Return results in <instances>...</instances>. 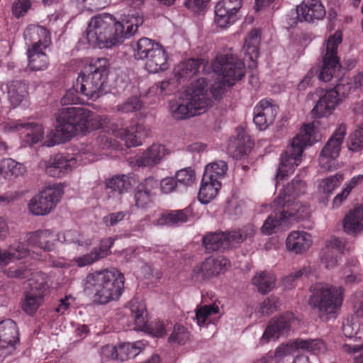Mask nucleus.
<instances>
[{
	"label": "nucleus",
	"mask_w": 363,
	"mask_h": 363,
	"mask_svg": "<svg viewBox=\"0 0 363 363\" xmlns=\"http://www.w3.org/2000/svg\"><path fill=\"white\" fill-rule=\"evenodd\" d=\"M143 23V18L138 13L122 21L109 13H101L90 20L86 38L93 46L111 48L133 36Z\"/></svg>",
	"instance_id": "nucleus-1"
},
{
	"label": "nucleus",
	"mask_w": 363,
	"mask_h": 363,
	"mask_svg": "<svg viewBox=\"0 0 363 363\" xmlns=\"http://www.w3.org/2000/svg\"><path fill=\"white\" fill-rule=\"evenodd\" d=\"M104 121L100 116L83 107L62 108L56 114L55 140L48 145L69 140L79 131L86 133L101 128Z\"/></svg>",
	"instance_id": "nucleus-2"
},
{
	"label": "nucleus",
	"mask_w": 363,
	"mask_h": 363,
	"mask_svg": "<svg viewBox=\"0 0 363 363\" xmlns=\"http://www.w3.org/2000/svg\"><path fill=\"white\" fill-rule=\"evenodd\" d=\"M206 79L199 78L192 82L181 96L169 101V111L176 120H186L207 111L213 105L208 95Z\"/></svg>",
	"instance_id": "nucleus-3"
},
{
	"label": "nucleus",
	"mask_w": 363,
	"mask_h": 363,
	"mask_svg": "<svg viewBox=\"0 0 363 363\" xmlns=\"http://www.w3.org/2000/svg\"><path fill=\"white\" fill-rule=\"evenodd\" d=\"M124 276L116 268L95 271L84 280V291L93 295L94 302L106 304L119 298L124 288Z\"/></svg>",
	"instance_id": "nucleus-4"
},
{
	"label": "nucleus",
	"mask_w": 363,
	"mask_h": 363,
	"mask_svg": "<svg viewBox=\"0 0 363 363\" xmlns=\"http://www.w3.org/2000/svg\"><path fill=\"white\" fill-rule=\"evenodd\" d=\"M109 62L106 57L91 59L79 74L80 93L93 101L106 93L105 84L108 79Z\"/></svg>",
	"instance_id": "nucleus-5"
},
{
	"label": "nucleus",
	"mask_w": 363,
	"mask_h": 363,
	"mask_svg": "<svg viewBox=\"0 0 363 363\" xmlns=\"http://www.w3.org/2000/svg\"><path fill=\"white\" fill-rule=\"evenodd\" d=\"M308 304L313 310H318V317L327 320L328 315L335 313L342 306L343 289L324 284H315L310 287Z\"/></svg>",
	"instance_id": "nucleus-6"
},
{
	"label": "nucleus",
	"mask_w": 363,
	"mask_h": 363,
	"mask_svg": "<svg viewBox=\"0 0 363 363\" xmlns=\"http://www.w3.org/2000/svg\"><path fill=\"white\" fill-rule=\"evenodd\" d=\"M133 57L145 60V69L150 73H157L168 69V55L161 44L147 38H142L133 43Z\"/></svg>",
	"instance_id": "nucleus-7"
},
{
	"label": "nucleus",
	"mask_w": 363,
	"mask_h": 363,
	"mask_svg": "<svg viewBox=\"0 0 363 363\" xmlns=\"http://www.w3.org/2000/svg\"><path fill=\"white\" fill-rule=\"evenodd\" d=\"M310 130L311 128L307 125V129L294 137L285 152L281 154L276 175L277 180L284 179L301 163L304 149L313 144Z\"/></svg>",
	"instance_id": "nucleus-8"
},
{
	"label": "nucleus",
	"mask_w": 363,
	"mask_h": 363,
	"mask_svg": "<svg viewBox=\"0 0 363 363\" xmlns=\"http://www.w3.org/2000/svg\"><path fill=\"white\" fill-rule=\"evenodd\" d=\"M352 86L342 79L340 83L330 89L324 91L322 89H316L311 94L318 97L315 106L311 111V114L315 118H321L332 114L333 110L342 101L350 91Z\"/></svg>",
	"instance_id": "nucleus-9"
},
{
	"label": "nucleus",
	"mask_w": 363,
	"mask_h": 363,
	"mask_svg": "<svg viewBox=\"0 0 363 363\" xmlns=\"http://www.w3.org/2000/svg\"><path fill=\"white\" fill-rule=\"evenodd\" d=\"M272 207L274 212L267 217L261 228L265 235H269L276 233L277 229L287 220H299L308 218L307 208L302 207L300 204H296L291 211L281 205H275L274 203Z\"/></svg>",
	"instance_id": "nucleus-10"
},
{
	"label": "nucleus",
	"mask_w": 363,
	"mask_h": 363,
	"mask_svg": "<svg viewBox=\"0 0 363 363\" xmlns=\"http://www.w3.org/2000/svg\"><path fill=\"white\" fill-rule=\"evenodd\" d=\"M214 73L222 77L228 86H232L245 75V65L236 55H223L212 65Z\"/></svg>",
	"instance_id": "nucleus-11"
},
{
	"label": "nucleus",
	"mask_w": 363,
	"mask_h": 363,
	"mask_svg": "<svg viewBox=\"0 0 363 363\" xmlns=\"http://www.w3.org/2000/svg\"><path fill=\"white\" fill-rule=\"evenodd\" d=\"M342 33L337 30L330 36L326 43L325 53L323 57V63L318 70V78L323 82H329L341 67L340 58L337 55L338 45L342 43Z\"/></svg>",
	"instance_id": "nucleus-12"
},
{
	"label": "nucleus",
	"mask_w": 363,
	"mask_h": 363,
	"mask_svg": "<svg viewBox=\"0 0 363 363\" xmlns=\"http://www.w3.org/2000/svg\"><path fill=\"white\" fill-rule=\"evenodd\" d=\"M62 194V189L60 186H47L30 200L29 209L34 215H46L56 206Z\"/></svg>",
	"instance_id": "nucleus-13"
},
{
	"label": "nucleus",
	"mask_w": 363,
	"mask_h": 363,
	"mask_svg": "<svg viewBox=\"0 0 363 363\" xmlns=\"http://www.w3.org/2000/svg\"><path fill=\"white\" fill-rule=\"evenodd\" d=\"M306 191V183L301 179L296 178L284 188L279 195L274 200V203L275 205H281L291 211L296 204H300L302 207L307 208L308 217L311 213L309 206L296 201V198L305 194Z\"/></svg>",
	"instance_id": "nucleus-14"
},
{
	"label": "nucleus",
	"mask_w": 363,
	"mask_h": 363,
	"mask_svg": "<svg viewBox=\"0 0 363 363\" xmlns=\"http://www.w3.org/2000/svg\"><path fill=\"white\" fill-rule=\"evenodd\" d=\"M325 344L320 339H297L293 343L281 345L274 352V358L280 361L285 357L292 354L296 350H302L317 354L325 350Z\"/></svg>",
	"instance_id": "nucleus-15"
},
{
	"label": "nucleus",
	"mask_w": 363,
	"mask_h": 363,
	"mask_svg": "<svg viewBox=\"0 0 363 363\" xmlns=\"http://www.w3.org/2000/svg\"><path fill=\"white\" fill-rule=\"evenodd\" d=\"M131 318L134 320L135 327L139 330H144L148 332L154 337H162L167 334L169 328V324H165L161 320L152 322L150 324H146V318L144 315L145 306L142 303L132 304L131 306Z\"/></svg>",
	"instance_id": "nucleus-16"
},
{
	"label": "nucleus",
	"mask_w": 363,
	"mask_h": 363,
	"mask_svg": "<svg viewBox=\"0 0 363 363\" xmlns=\"http://www.w3.org/2000/svg\"><path fill=\"white\" fill-rule=\"evenodd\" d=\"M47 174L52 177H61L76 167L77 160L63 154H56L43 161Z\"/></svg>",
	"instance_id": "nucleus-17"
},
{
	"label": "nucleus",
	"mask_w": 363,
	"mask_h": 363,
	"mask_svg": "<svg viewBox=\"0 0 363 363\" xmlns=\"http://www.w3.org/2000/svg\"><path fill=\"white\" fill-rule=\"evenodd\" d=\"M293 321H294V315L289 312L273 318L269 323L261 340L268 342L270 339H277L279 337L287 334L290 331Z\"/></svg>",
	"instance_id": "nucleus-18"
},
{
	"label": "nucleus",
	"mask_w": 363,
	"mask_h": 363,
	"mask_svg": "<svg viewBox=\"0 0 363 363\" xmlns=\"http://www.w3.org/2000/svg\"><path fill=\"white\" fill-rule=\"evenodd\" d=\"M145 347V344L143 341H137L133 343L125 342L117 347L105 346L104 352L109 353V357L112 359L125 362L136 357Z\"/></svg>",
	"instance_id": "nucleus-19"
},
{
	"label": "nucleus",
	"mask_w": 363,
	"mask_h": 363,
	"mask_svg": "<svg viewBox=\"0 0 363 363\" xmlns=\"http://www.w3.org/2000/svg\"><path fill=\"white\" fill-rule=\"evenodd\" d=\"M23 37L28 48L46 49L51 43L49 30L39 25L31 24L27 26Z\"/></svg>",
	"instance_id": "nucleus-20"
},
{
	"label": "nucleus",
	"mask_w": 363,
	"mask_h": 363,
	"mask_svg": "<svg viewBox=\"0 0 363 363\" xmlns=\"http://www.w3.org/2000/svg\"><path fill=\"white\" fill-rule=\"evenodd\" d=\"M300 21L314 23L323 19L326 15L325 7L319 0H303L296 8Z\"/></svg>",
	"instance_id": "nucleus-21"
},
{
	"label": "nucleus",
	"mask_w": 363,
	"mask_h": 363,
	"mask_svg": "<svg viewBox=\"0 0 363 363\" xmlns=\"http://www.w3.org/2000/svg\"><path fill=\"white\" fill-rule=\"evenodd\" d=\"M278 108L272 101L263 99L254 108L253 121L259 130H265L272 124L277 114Z\"/></svg>",
	"instance_id": "nucleus-22"
},
{
	"label": "nucleus",
	"mask_w": 363,
	"mask_h": 363,
	"mask_svg": "<svg viewBox=\"0 0 363 363\" xmlns=\"http://www.w3.org/2000/svg\"><path fill=\"white\" fill-rule=\"evenodd\" d=\"M111 130L115 137L125 141L128 147L142 145V139L147 136V131L142 125L139 124L126 129L118 128L117 125H112Z\"/></svg>",
	"instance_id": "nucleus-23"
},
{
	"label": "nucleus",
	"mask_w": 363,
	"mask_h": 363,
	"mask_svg": "<svg viewBox=\"0 0 363 363\" xmlns=\"http://www.w3.org/2000/svg\"><path fill=\"white\" fill-rule=\"evenodd\" d=\"M345 244L342 240L333 237L325 242L321 254V262L327 269L335 267L337 264L340 256L343 253Z\"/></svg>",
	"instance_id": "nucleus-24"
},
{
	"label": "nucleus",
	"mask_w": 363,
	"mask_h": 363,
	"mask_svg": "<svg viewBox=\"0 0 363 363\" xmlns=\"http://www.w3.org/2000/svg\"><path fill=\"white\" fill-rule=\"evenodd\" d=\"M113 245V240L111 238L103 239L99 247H94L90 253L77 257L75 262L80 267L90 265L109 255L111 253V247Z\"/></svg>",
	"instance_id": "nucleus-25"
},
{
	"label": "nucleus",
	"mask_w": 363,
	"mask_h": 363,
	"mask_svg": "<svg viewBox=\"0 0 363 363\" xmlns=\"http://www.w3.org/2000/svg\"><path fill=\"white\" fill-rule=\"evenodd\" d=\"M26 240L29 245L50 252L55 249V242L57 240V235L56 236L50 230H38L28 233Z\"/></svg>",
	"instance_id": "nucleus-26"
},
{
	"label": "nucleus",
	"mask_w": 363,
	"mask_h": 363,
	"mask_svg": "<svg viewBox=\"0 0 363 363\" xmlns=\"http://www.w3.org/2000/svg\"><path fill=\"white\" fill-rule=\"evenodd\" d=\"M191 215L189 208L182 210L167 211L161 213L159 218L154 221L157 226H179L188 221Z\"/></svg>",
	"instance_id": "nucleus-27"
},
{
	"label": "nucleus",
	"mask_w": 363,
	"mask_h": 363,
	"mask_svg": "<svg viewBox=\"0 0 363 363\" xmlns=\"http://www.w3.org/2000/svg\"><path fill=\"white\" fill-rule=\"evenodd\" d=\"M156 182L152 178H147L137 186L134 191L135 205L138 208H147L153 201L152 190Z\"/></svg>",
	"instance_id": "nucleus-28"
},
{
	"label": "nucleus",
	"mask_w": 363,
	"mask_h": 363,
	"mask_svg": "<svg viewBox=\"0 0 363 363\" xmlns=\"http://www.w3.org/2000/svg\"><path fill=\"white\" fill-rule=\"evenodd\" d=\"M167 154L168 150L164 145L153 144L138 157L136 162L140 167H152L160 163Z\"/></svg>",
	"instance_id": "nucleus-29"
},
{
	"label": "nucleus",
	"mask_w": 363,
	"mask_h": 363,
	"mask_svg": "<svg viewBox=\"0 0 363 363\" xmlns=\"http://www.w3.org/2000/svg\"><path fill=\"white\" fill-rule=\"evenodd\" d=\"M18 335L15 321L6 319L0 322V348L14 347L19 342Z\"/></svg>",
	"instance_id": "nucleus-30"
},
{
	"label": "nucleus",
	"mask_w": 363,
	"mask_h": 363,
	"mask_svg": "<svg viewBox=\"0 0 363 363\" xmlns=\"http://www.w3.org/2000/svg\"><path fill=\"white\" fill-rule=\"evenodd\" d=\"M227 236L226 232L220 230L206 233L202 238V244L206 252L211 253L230 249Z\"/></svg>",
	"instance_id": "nucleus-31"
},
{
	"label": "nucleus",
	"mask_w": 363,
	"mask_h": 363,
	"mask_svg": "<svg viewBox=\"0 0 363 363\" xmlns=\"http://www.w3.org/2000/svg\"><path fill=\"white\" fill-rule=\"evenodd\" d=\"M220 186L221 184L218 178H213L212 175L203 174L199 192V201L203 204L209 203L216 196Z\"/></svg>",
	"instance_id": "nucleus-32"
},
{
	"label": "nucleus",
	"mask_w": 363,
	"mask_h": 363,
	"mask_svg": "<svg viewBox=\"0 0 363 363\" xmlns=\"http://www.w3.org/2000/svg\"><path fill=\"white\" fill-rule=\"evenodd\" d=\"M205 66L203 59L190 58L179 62L174 69L175 77L181 82V80L190 79L199 72V68Z\"/></svg>",
	"instance_id": "nucleus-33"
},
{
	"label": "nucleus",
	"mask_w": 363,
	"mask_h": 363,
	"mask_svg": "<svg viewBox=\"0 0 363 363\" xmlns=\"http://www.w3.org/2000/svg\"><path fill=\"white\" fill-rule=\"evenodd\" d=\"M311 236L306 232L293 231L286 240V248L296 254L302 253L311 246Z\"/></svg>",
	"instance_id": "nucleus-34"
},
{
	"label": "nucleus",
	"mask_w": 363,
	"mask_h": 363,
	"mask_svg": "<svg viewBox=\"0 0 363 363\" xmlns=\"http://www.w3.org/2000/svg\"><path fill=\"white\" fill-rule=\"evenodd\" d=\"M346 125L341 124L329 138L320 154L328 157H337L346 134Z\"/></svg>",
	"instance_id": "nucleus-35"
},
{
	"label": "nucleus",
	"mask_w": 363,
	"mask_h": 363,
	"mask_svg": "<svg viewBox=\"0 0 363 363\" xmlns=\"http://www.w3.org/2000/svg\"><path fill=\"white\" fill-rule=\"evenodd\" d=\"M343 228L349 235H355L363 230V206H359L346 214Z\"/></svg>",
	"instance_id": "nucleus-36"
},
{
	"label": "nucleus",
	"mask_w": 363,
	"mask_h": 363,
	"mask_svg": "<svg viewBox=\"0 0 363 363\" xmlns=\"http://www.w3.org/2000/svg\"><path fill=\"white\" fill-rule=\"evenodd\" d=\"M225 232L226 235H228L227 240L228 242L229 248H230L233 244H240L247 239L253 238L256 230L252 224H247L242 228Z\"/></svg>",
	"instance_id": "nucleus-37"
},
{
	"label": "nucleus",
	"mask_w": 363,
	"mask_h": 363,
	"mask_svg": "<svg viewBox=\"0 0 363 363\" xmlns=\"http://www.w3.org/2000/svg\"><path fill=\"white\" fill-rule=\"evenodd\" d=\"M8 97L14 106L19 105L25 99L28 93V85L21 80H13L7 85Z\"/></svg>",
	"instance_id": "nucleus-38"
},
{
	"label": "nucleus",
	"mask_w": 363,
	"mask_h": 363,
	"mask_svg": "<svg viewBox=\"0 0 363 363\" xmlns=\"http://www.w3.org/2000/svg\"><path fill=\"white\" fill-rule=\"evenodd\" d=\"M214 12V21L218 26L222 28L229 27L238 19V13L230 10L229 8L225 7L218 2L215 6Z\"/></svg>",
	"instance_id": "nucleus-39"
},
{
	"label": "nucleus",
	"mask_w": 363,
	"mask_h": 363,
	"mask_svg": "<svg viewBox=\"0 0 363 363\" xmlns=\"http://www.w3.org/2000/svg\"><path fill=\"white\" fill-rule=\"evenodd\" d=\"M17 130L21 128L25 129V142L29 145H33L43 138V128L41 124L36 123H18L16 126Z\"/></svg>",
	"instance_id": "nucleus-40"
},
{
	"label": "nucleus",
	"mask_w": 363,
	"mask_h": 363,
	"mask_svg": "<svg viewBox=\"0 0 363 363\" xmlns=\"http://www.w3.org/2000/svg\"><path fill=\"white\" fill-rule=\"evenodd\" d=\"M44 50L28 48V67L30 70L40 71L48 67L49 60L48 55L43 52Z\"/></svg>",
	"instance_id": "nucleus-41"
},
{
	"label": "nucleus",
	"mask_w": 363,
	"mask_h": 363,
	"mask_svg": "<svg viewBox=\"0 0 363 363\" xmlns=\"http://www.w3.org/2000/svg\"><path fill=\"white\" fill-rule=\"evenodd\" d=\"M260 40V30L257 28L251 30L245 38L242 48L243 52L252 62H254L258 57Z\"/></svg>",
	"instance_id": "nucleus-42"
},
{
	"label": "nucleus",
	"mask_w": 363,
	"mask_h": 363,
	"mask_svg": "<svg viewBox=\"0 0 363 363\" xmlns=\"http://www.w3.org/2000/svg\"><path fill=\"white\" fill-rule=\"evenodd\" d=\"M43 298L42 287L35 290L32 288L25 294V299L22 303L23 311L28 315H33L39 308Z\"/></svg>",
	"instance_id": "nucleus-43"
},
{
	"label": "nucleus",
	"mask_w": 363,
	"mask_h": 363,
	"mask_svg": "<svg viewBox=\"0 0 363 363\" xmlns=\"http://www.w3.org/2000/svg\"><path fill=\"white\" fill-rule=\"evenodd\" d=\"M57 240L67 244H76L79 246H89L92 239L84 233L76 230H69L57 234Z\"/></svg>",
	"instance_id": "nucleus-44"
},
{
	"label": "nucleus",
	"mask_w": 363,
	"mask_h": 363,
	"mask_svg": "<svg viewBox=\"0 0 363 363\" xmlns=\"http://www.w3.org/2000/svg\"><path fill=\"white\" fill-rule=\"evenodd\" d=\"M29 250L28 244L21 241V239L11 244L8 250H5V255L7 259V264L15 260H19L28 256Z\"/></svg>",
	"instance_id": "nucleus-45"
},
{
	"label": "nucleus",
	"mask_w": 363,
	"mask_h": 363,
	"mask_svg": "<svg viewBox=\"0 0 363 363\" xmlns=\"http://www.w3.org/2000/svg\"><path fill=\"white\" fill-rule=\"evenodd\" d=\"M252 145L253 143L249 135L245 133L242 128H238L234 157H236V159H241L244 155L250 152Z\"/></svg>",
	"instance_id": "nucleus-46"
},
{
	"label": "nucleus",
	"mask_w": 363,
	"mask_h": 363,
	"mask_svg": "<svg viewBox=\"0 0 363 363\" xmlns=\"http://www.w3.org/2000/svg\"><path fill=\"white\" fill-rule=\"evenodd\" d=\"M25 172L24 166L12 159H4L0 161V175L4 177H17L23 174Z\"/></svg>",
	"instance_id": "nucleus-47"
},
{
	"label": "nucleus",
	"mask_w": 363,
	"mask_h": 363,
	"mask_svg": "<svg viewBox=\"0 0 363 363\" xmlns=\"http://www.w3.org/2000/svg\"><path fill=\"white\" fill-rule=\"evenodd\" d=\"M252 282L260 293L266 294L274 287L275 278L272 274L262 272L257 274Z\"/></svg>",
	"instance_id": "nucleus-48"
},
{
	"label": "nucleus",
	"mask_w": 363,
	"mask_h": 363,
	"mask_svg": "<svg viewBox=\"0 0 363 363\" xmlns=\"http://www.w3.org/2000/svg\"><path fill=\"white\" fill-rule=\"evenodd\" d=\"M106 186L121 194L127 191L130 188L131 184L128 177L123 174L122 176H115L108 179L106 182Z\"/></svg>",
	"instance_id": "nucleus-49"
},
{
	"label": "nucleus",
	"mask_w": 363,
	"mask_h": 363,
	"mask_svg": "<svg viewBox=\"0 0 363 363\" xmlns=\"http://www.w3.org/2000/svg\"><path fill=\"white\" fill-rule=\"evenodd\" d=\"M189 339L190 333L188 329L180 324H176L174 326L172 333L168 337V342L172 345H184Z\"/></svg>",
	"instance_id": "nucleus-50"
},
{
	"label": "nucleus",
	"mask_w": 363,
	"mask_h": 363,
	"mask_svg": "<svg viewBox=\"0 0 363 363\" xmlns=\"http://www.w3.org/2000/svg\"><path fill=\"white\" fill-rule=\"evenodd\" d=\"M343 179V174L337 173L323 179L319 185L320 191L325 194H331L340 185Z\"/></svg>",
	"instance_id": "nucleus-51"
},
{
	"label": "nucleus",
	"mask_w": 363,
	"mask_h": 363,
	"mask_svg": "<svg viewBox=\"0 0 363 363\" xmlns=\"http://www.w3.org/2000/svg\"><path fill=\"white\" fill-rule=\"evenodd\" d=\"M174 177L179 186L188 187L194 184L196 172L191 167H186L177 171Z\"/></svg>",
	"instance_id": "nucleus-52"
},
{
	"label": "nucleus",
	"mask_w": 363,
	"mask_h": 363,
	"mask_svg": "<svg viewBox=\"0 0 363 363\" xmlns=\"http://www.w3.org/2000/svg\"><path fill=\"white\" fill-rule=\"evenodd\" d=\"M218 313L219 307L215 303L202 306L196 311V319L198 325L200 326L205 325L209 316Z\"/></svg>",
	"instance_id": "nucleus-53"
},
{
	"label": "nucleus",
	"mask_w": 363,
	"mask_h": 363,
	"mask_svg": "<svg viewBox=\"0 0 363 363\" xmlns=\"http://www.w3.org/2000/svg\"><path fill=\"white\" fill-rule=\"evenodd\" d=\"M143 106V103L140 98L137 96H132L128 99L123 104L116 106L118 111L123 113H128L140 110Z\"/></svg>",
	"instance_id": "nucleus-54"
},
{
	"label": "nucleus",
	"mask_w": 363,
	"mask_h": 363,
	"mask_svg": "<svg viewBox=\"0 0 363 363\" xmlns=\"http://www.w3.org/2000/svg\"><path fill=\"white\" fill-rule=\"evenodd\" d=\"M228 169L227 164L224 161H218L208 164L206 167L204 174L212 175L213 178L221 179Z\"/></svg>",
	"instance_id": "nucleus-55"
},
{
	"label": "nucleus",
	"mask_w": 363,
	"mask_h": 363,
	"mask_svg": "<svg viewBox=\"0 0 363 363\" xmlns=\"http://www.w3.org/2000/svg\"><path fill=\"white\" fill-rule=\"evenodd\" d=\"M348 148L352 151L363 149V123L350 135Z\"/></svg>",
	"instance_id": "nucleus-56"
},
{
	"label": "nucleus",
	"mask_w": 363,
	"mask_h": 363,
	"mask_svg": "<svg viewBox=\"0 0 363 363\" xmlns=\"http://www.w3.org/2000/svg\"><path fill=\"white\" fill-rule=\"evenodd\" d=\"M161 191L164 194H170L179 190V185L175 177H166L160 182Z\"/></svg>",
	"instance_id": "nucleus-57"
},
{
	"label": "nucleus",
	"mask_w": 363,
	"mask_h": 363,
	"mask_svg": "<svg viewBox=\"0 0 363 363\" xmlns=\"http://www.w3.org/2000/svg\"><path fill=\"white\" fill-rule=\"evenodd\" d=\"M126 216V211L111 213L103 218V222L108 227L114 226L123 220Z\"/></svg>",
	"instance_id": "nucleus-58"
},
{
	"label": "nucleus",
	"mask_w": 363,
	"mask_h": 363,
	"mask_svg": "<svg viewBox=\"0 0 363 363\" xmlns=\"http://www.w3.org/2000/svg\"><path fill=\"white\" fill-rule=\"evenodd\" d=\"M30 6V0H18L13 5V14L18 18L27 13Z\"/></svg>",
	"instance_id": "nucleus-59"
},
{
	"label": "nucleus",
	"mask_w": 363,
	"mask_h": 363,
	"mask_svg": "<svg viewBox=\"0 0 363 363\" xmlns=\"http://www.w3.org/2000/svg\"><path fill=\"white\" fill-rule=\"evenodd\" d=\"M309 272V268L305 267H302L299 270L292 272L289 276L286 277L284 279V283L286 286H292L296 279L303 277H306Z\"/></svg>",
	"instance_id": "nucleus-60"
},
{
	"label": "nucleus",
	"mask_w": 363,
	"mask_h": 363,
	"mask_svg": "<svg viewBox=\"0 0 363 363\" xmlns=\"http://www.w3.org/2000/svg\"><path fill=\"white\" fill-rule=\"evenodd\" d=\"M206 86H208L207 83ZM226 86H228L227 83H225L224 79H222L220 82L218 83L216 82L213 85H212L209 91L207 86H206V89H207L208 95L210 96L211 100L212 97L218 99L220 98L222 94L224 93Z\"/></svg>",
	"instance_id": "nucleus-61"
},
{
	"label": "nucleus",
	"mask_w": 363,
	"mask_h": 363,
	"mask_svg": "<svg viewBox=\"0 0 363 363\" xmlns=\"http://www.w3.org/2000/svg\"><path fill=\"white\" fill-rule=\"evenodd\" d=\"M79 100L77 89L73 87L68 89L61 99V104L63 106L77 104Z\"/></svg>",
	"instance_id": "nucleus-62"
},
{
	"label": "nucleus",
	"mask_w": 363,
	"mask_h": 363,
	"mask_svg": "<svg viewBox=\"0 0 363 363\" xmlns=\"http://www.w3.org/2000/svg\"><path fill=\"white\" fill-rule=\"evenodd\" d=\"M276 310V300L274 298H267L260 304L259 312L262 315H270Z\"/></svg>",
	"instance_id": "nucleus-63"
},
{
	"label": "nucleus",
	"mask_w": 363,
	"mask_h": 363,
	"mask_svg": "<svg viewBox=\"0 0 363 363\" xmlns=\"http://www.w3.org/2000/svg\"><path fill=\"white\" fill-rule=\"evenodd\" d=\"M4 273L9 278L23 279L28 277V271L25 267L16 269L9 268L4 270Z\"/></svg>",
	"instance_id": "nucleus-64"
}]
</instances>
